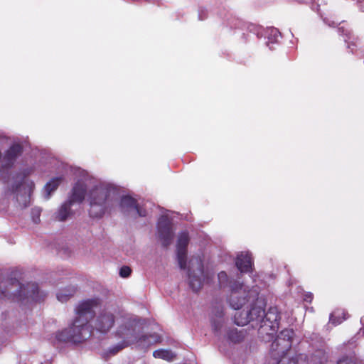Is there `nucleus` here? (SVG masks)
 Here are the masks:
<instances>
[{"mask_svg": "<svg viewBox=\"0 0 364 364\" xmlns=\"http://www.w3.org/2000/svg\"><path fill=\"white\" fill-rule=\"evenodd\" d=\"M338 364H355V362L349 358H343L338 362Z\"/></svg>", "mask_w": 364, "mask_h": 364, "instance_id": "nucleus-27", "label": "nucleus"}, {"mask_svg": "<svg viewBox=\"0 0 364 364\" xmlns=\"http://www.w3.org/2000/svg\"><path fill=\"white\" fill-rule=\"evenodd\" d=\"M277 364H304L303 356H296L295 358H290L288 355H284L281 358Z\"/></svg>", "mask_w": 364, "mask_h": 364, "instance_id": "nucleus-22", "label": "nucleus"}, {"mask_svg": "<svg viewBox=\"0 0 364 364\" xmlns=\"http://www.w3.org/2000/svg\"><path fill=\"white\" fill-rule=\"evenodd\" d=\"M189 242V236L187 232H182L178 235L176 243V253L178 262L181 269L186 268V248Z\"/></svg>", "mask_w": 364, "mask_h": 364, "instance_id": "nucleus-11", "label": "nucleus"}, {"mask_svg": "<svg viewBox=\"0 0 364 364\" xmlns=\"http://www.w3.org/2000/svg\"><path fill=\"white\" fill-rule=\"evenodd\" d=\"M117 333L123 338L124 340L122 343L110 349L112 354H115L120 350L134 343H136L138 347L142 349H146L154 343L161 342V338L158 335L154 334L138 337L134 329L126 326L120 327L117 331Z\"/></svg>", "mask_w": 364, "mask_h": 364, "instance_id": "nucleus-5", "label": "nucleus"}, {"mask_svg": "<svg viewBox=\"0 0 364 364\" xmlns=\"http://www.w3.org/2000/svg\"><path fill=\"white\" fill-rule=\"evenodd\" d=\"M236 265L241 272H247L252 268V259L248 252H241L237 257Z\"/></svg>", "mask_w": 364, "mask_h": 364, "instance_id": "nucleus-15", "label": "nucleus"}, {"mask_svg": "<svg viewBox=\"0 0 364 364\" xmlns=\"http://www.w3.org/2000/svg\"><path fill=\"white\" fill-rule=\"evenodd\" d=\"M158 237L164 246H168L172 242L173 232L171 222L167 215H162L159 220Z\"/></svg>", "mask_w": 364, "mask_h": 364, "instance_id": "nucleus-9", "label": "nucleus"}, {"mask_svg": "<svg viewBox=\"0 0 364 364\" xmlns=\"http://www.w3.org/2000/svg\"><path fill=\"white\" fill-rule=\"evenodd\" d=\"M346 319V313L341 310L335 311L330 316V321L334 325L340 324Z\"/></svg>", "mask_w": 364, "mask_h": 364, "instance_id": "nucleus-20", "label": "nucleus"}, {"mask_svg": "<svg viewBox=\"0 0 364 364\" xmlns=\"http://www.w3.org/2000/svg\"><path fill=\"white\" fill-rule=\"evenodd\" d=\"M225 337L228 341L233 343H237L243 341L245 334L242 331L237 328L225 330Z\"/></svg>", "mask_w": 364, "mask_h": 364, "instance_id": "nucleus-18", "label": "nucleus"}, {"mask_svg": "<svg viewBox=\"0 0 364 364\" xmlns=\"http://www.w3.org/2000/svg\"><path fill=\"white\" fill-rule=\"evenodd\" d=\"M100 304L98 299H91L80 302L76 307V318L71 327L56 335L58 341L80 343L90 336L89 322L93 317L95 308Z\"/></svg>", "mask_w": 364, "mask_h": 364, "instance_id": "nucleus-2", "label": "nucleus"}, {"mask_svg": "<svg viewBox=\"0 0 364 364\" xmlns=\"http://www.w3.org/2000/svg\"><path fill=\"white\" fill-rule=\"evenodd\" d=\"M265 302L264 299H257V305L250 310L242 311L234 316L235 323L237 326H245L252 321L259 325L267 333L273 334L279 328V313L277 307H271L264 313Z\"/></svg>", "mask_w": 364, "mask_h": 364, "instance_id": "nucleus-3", "label": "nucleus"}, {"mask_svg": "<svg viewBox=\"0 0 364 364\" xmlns=\"http://www.w3.org/2000/svg\"><path fill=\"white\" fill-rule=\"evenodd\" d=\"M131 274V269L127 266H124L120 269L119 274L122 277H128Z\"/></svg>", "mask_w": 364, "mask_h": 364, "instance_id": "nucleus-25", "label": "nucleus"}, {"mask_svg": "<svg viewBox=\"0 0 364 364\" xmlns=\"http://www.w3.org/2000/svg\"><path fill=\"white\" fill-rule=\"evenodd\" d=\"M22 148L19 144H14L6 151L2 162L4 166L11 165L15 159L21 153Z\"/></svg>", "mask_w": 364, "mask_h": 364, "instance_id": "nucleus-16", "label": "nucleus"}, {"mask_svg": "<svg viewBox=\"0 0 364 364\" xmlns=\"http://www.w3.org/2000/svg\"><path fill=\"white\" fill-rule=\"evenodd\" d=\"M361 323L364 325V318H361Z\"/></svg>", "mask_w": 364, "mask_h": 364, "instance_id": "nucleus-29", "label": "nucleus"}, {"mask_svg": "<svg viewBox=\"0 0 364 364\" xmlns=\"http://www.w3.org/2000/svg\"><path fill=\"white\" fill-rule=\"evenodd\" d=\"M7 294H13L18 295L19 297L23 296L27 297H31L34 300L38 299L39 289L36 284L31 283L26 284V286H22L18 281L13 282L8 289H6Z\"/></svg>", "mask_w": 364, "mask_h": 364, "instance_id": "nucleus-8", "label": "nucleus"}, {"mask_svg": "<svg viewBox=\"0 0 364 364\" xmlns=\"http://www.w3.org/2000/svg\"><path fill=\"white\" fill-rule=\"evenodd\" d=\"M34 183L27 178H24L21 184L16 187L14 191L16 194V200L19 204L26 207L30 203Z\"/></svg>", "mask_w": 364, "mask_h": 364, "instance_id": "nucleus-10", "label": "nucleus"}, {"mask_svg": "<svg viewBox=\"0 0 364 364\" xmlns=\"http://www.w3.org/2000/svg\"><path fill=\"white\" fill-rule=\"evenodd\" d=\"M231 293L228 301L230 306L234 309H241L247 305V310L243 309L237 312L235 316L240 312L250 310L257 305V299H262L259 296L256 289H249L247 287L234 283L230 285Z\"/></svg>", "mask_w": 364, "mask_h": 364, "instance_id": "nucleus-4", "label": "nucleus"}, {"mask_svg": "<svg viewBox=\"0 0 364 364\" xmlns=\"http://www.w3.org/2000/svg\"><path fill=\"white\" fill-rule=\"evenodd\" d=\"M63 180L62 177H56L52 178L48 181L45 187L44 191L46 192V198L48 199L52 192L55 191Z\"/></svg>", "mask_w": 364, "mask_h": 364, "instance_id": "nucleus-19", "label": "nucleus"}, {"mask_svg": "<svg viewBox=\"0 0 364 364\" xmlns=\"http://www.w3.org/2000/svg\"><path fill=\"white\" fill-rule=\"evenodd\" d=\"M218 277L220 287H226L229 282L227 274L225 272H220Z\"/></svg>", "mask_w": 364, "mask_h": 364, "instance_id": "nucleus-24", "label": "nucleus"}, {"mask_svg": "<svg viewBox=\"0 0 364 364\" xmlns=\"http://www.w3.org/2000/svg\"><path fill=\"white\" fill-rule=\"evenodd\" d=\"M87 189L90 205L88 212L90 217L100 218L111 209L117 193L115 188L107 182L85 178L75 183L69 200L57 211L55 218L60 221L68 219L73 214L72 205L75 203H80L83 201Z\"/></svg>", "mask_w": 364, "mask_h": 364, "instance_id": "nucleus-1", "label": "nucleus"}, {"mask_svg": "<svg viewBox=\"0 0 364 364\" xmlns=\"http://www.w3.org/2000/svg\"><path fill=\"white\" fill-rule=\"evenodd\" d=\"M120 206L124 213L132 214L133 216H145L146 213L137 205L135 200L129 196H124L122 198Z\"/></svg>", "mask_w": 364, "mask_h": 364, "instance_id": "nucleus-13", "label": "nucleus"}, {"mask_svg": "<svg viewBox=\"0 0 364 364\" xmlns=\"http://www.w3.org/2000/svg\"><path fill=\"white\" fill-rule=\"evenodd\" d=\"M224 323L223 311L222 309H217L211 316V326L215 335L219 339H222Z\"/></svg>", "mask_w": 364, "mask_h": 364, "instance_id": "nucleus-14", "label": "nucleus"}, {"mask_svg": "<svg viewBox=\"0 0 364 364\" xmlns=\"http://www.w3.org/2000/svg\"><path fill=\"white\" fill-rule=\"evenodd\" d=\"M33 215V220L35 223H38L40 221V215H41V210L38 208H36L33 210L32 212Z\"/></svg>", "mask_w": 364, "mask_h": 364, "instance_id": "nucleus-26", "label": "nucleus"}, {"mask_svg": "<svg viewBox=\"0 0 364 364\" xmlns=\"http://www.w3.org/2000/svg\"><path fill=\"white\" fill-rule=\"evenodd\" d=\"M294 333L291 329H284L280 332L277 338L272 344V350L278 355H287V352L291 349L292 338Z\"/></svg>", "mask_w": 364, "mask_h": 364, "instance_id": "nucleus-7", "label": "nucleus"}, {"mask_svg": "<svg viewBox=\"0 0 364 364\" xmlns=\"http://www.w3.org/2000/svg\"><path fill=\"white\" fill-rule=\"evenodd\" d=\"M77 290V287L74 285L65 287L58 291L56 294L57 299L60 302H66L75 294Z\"/></svg>", "mask_w": 364, "mask_h": 364, "instance_id": "nucleus-17", "label": "nucleus"}, {"mask_svg": "<svg viewBox=\"0 0 364 364\" xmlns=\"http://www.w3.org/2000/svg\"><path fill=\"white\" fill-rule=\"evenodd\" d=\"M312 299V296L310 294L309 296H306L305 300L307 301H311Z\"/></svg>", "mask_w": 364, "mask_h": 364, "instance_id": "nucleus-28", "label": "nucleus"}, {"mask_svg": "<svg viewBox=\"0 0 364 364\" xmlns=\"http://www.w3.org/2000/svg\"><path fill=\"white\" fill-rule=\"evenodd\" d=\"M117 311L107 306L101 309L96 317L91 321V326L101 333L108 332L114 326L117 318Z\"/></svg>", "mask_w": 364, "mask_h": 364, "instance_id": "nucleus-6", "label": "nucleus"}, {"mask_svg": "<svg viewBox=\"0 0 364 364\" xmlns=\"http://www.w3.org/2000/svg\"><path fill=\"white\" fill-rule=\"evenodd\" d=\"M269 36H268V42L267 45L269 46V43L277 42L279 37H280V33L277 28H271L269 30Z\"/></svg>", "mask_w": 364, "mask_h": 364, "instance_id": "nucleus-23", "label": "nucleus"}, {"mask_svg": "<svg viewBox=\"0 0 364 364\" xmlns=\"http://www.w3.org/2000/svg\"><path fill=\"white\" fill-rule=\"evenodd\" d=\"M189 284L192 289L195 291H198L203 283L204 272L202 268L201 262L197 260L196 269L189 267L188 270Z\"/></svg>", "mask_w": 364, "mask_h": 364, "instance_id": "nucleus-12", "label": "nucleus"}, {"mask_svg": "<svg viewBox=\"0 0 364 364\" xmlns=\"http://www.w3.org/2000/svg\"><path fill=\"white\" fill-rule=\"evenodd\" d=\"M153 355L156 358H161L166 360H172L175 357V355L171 351L164 349L155 350L153 353Z\"/></svg>", "mask_w": 364, "mask_h": 364, "instance_id": "nucleus-21", "label": "nucleus"}]
</instances>
